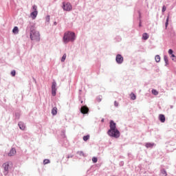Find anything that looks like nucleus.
<instances>
[{
    "instance_id": "nucleus-35",
    "label": "nucleus",
    "mask_w": 176,
    "mask_h": 176,
    "mask_svg": "<svg viewBox=\"0 0 176 176\" xmlns=\"http://www.w3.org/2000/svg\"><path fill=\"white\" fill-rule=\"evenodd\" d=\"M119 164L122 167V166H124V162L123 161H122V162H120Z\"/></svg>"
},
{
    "instance_id": "nucleus-42",
    "label": "nucleus",
    "mask_w": 176,
    "mask_h": 176,
    "mask_svg": "<svg viewBox=\"0 0 176 176\" xmlns=\"http://www.w3.org/2000/svg\"><path fill=\"white\" fill-rule=\"evenodd\" d=\"M80 102H81V104H83V100H81Z\"/></svg>"
},
{
    "instance_id": "nucleus-8",
    "label": "nucleus",
    "mask_w": 176,
    "mask_h": 176,
    "mask_svg": "<svg viewBox=\"0 0 176 176\" xmlns=\"http://www.w3.org/2000/svg\"><path fill=\"white\" fill-rule=\"evenodd\" d=\"M80 112L81 113H88L89 112V108L86 106H82L80 108Z\"/></svg>"
},
{
    "instance_id": "nucleus-14",
    "label": "nucleus",
    "mask_w": 176,
    "mask_h": 176,
    "mask_svg": "<svg viewBox=\"0 0 176 176\" xmlns=\"http://www.w3.org/2000/svg\"><path fill=\"white\" fill-rule=\"evenodd\" d=\"M30 16H32V19H36V16H38V11H33L31 12Z\"/></svg>"
},
{
    "instance_id": "nucleus-18",
    "label": "nucleus",
    "mask_w": 176,
    "mask_h": 176,
    "mask_svg": "<svg viewBox=\"0 0 176 176\" xmlns=\"http://www.w3.org/2000/svg\"><path fill=\"white\" fill-rule=\"evenodd\" d=\"M131 100H134L137 99V96L134 94V93H131L130 94Z\"/></svg>"
},
{
    "instance_id": "nucleus-24",
    "label": "nucleus",
    "mask_w": 176,
    "mask_h": 176,
    "mask_svg": "<svg viewBox=\"0 0 176 176\" xmlns=\"http://www.w3.org/2000/svg\"><path fill=\"white\" fill-rule=\"evenodd\" d=\"M90 139V135H85L84 137H83V140L84 141H87L88 140H89Z\"/></svg>"
},
{
    "instance_id": "nucleus-4",
    "label": "nucleus",
    "mask_w": 176,
    "mask_h": 176,
    "mask_svg": "<svg viewBox=\"0 0 176 176\" xmlns=\"http://www.w3.org/2000/svg\"><path fill=\"white\" fill-rule=\"evenodd\" d=\"M63 9L66 12H71V10H72V5H71L70 3L63 2Z\"/></svg>"
},
{
    "instance_id": "nucleus-37",
    "label": "nucleus",
    "mask_w": 176,
    "mask_h": 176,
    "mask_svg": "<svg viewBox=\"0 0 176 176\" xmlns=\"http://www.w3.org/2000/svg\"><path fill=\"white\" fill-rule=\"evenodd\" d=\"M97 101H98V102H101V98H97Z\"/></svg>"
},
{
    "instance_id": "nucleus-40",
    "label": "nucleus",
    "mask_w": 176,
    "mask_h": 176,
    "mask_svg": "<svg viewBox=\"0 0 176 176\" xmlns=\"http://www.w3.org/2000/svg\"><path fill=\"white\" fill-rule=\"evenodd\" d=\"M101 122H104V118H102V119L101 120Z\"/></svg>"
},
{
    "instance_id": "nucleus-17",
    "label": "nucleus",
    "mask_w": 176,
    "mask_h": 176,
    "mask_svg": "<svg viewBox=\"0 0 176 176\" xmlns=\"http://www.w3.org/2000/svg\"><path fill=\"white\" fill-rule=\"evenodd\" d=\"M12 32L15 34H19V28L17 26H15L12 30Z\"/></svg>"
},
{
    "instance_id": "nucleus-26",
    "label": "nucleus",
    "mask_w": 176,
    "mask_h": 176,
    "mask_svg": "<svg viewBox=\"0 0 176 176\" xmlns=\"http://www.w3.org/2000/svg\"><path fill=\"white\" fill-rule=\"evenodd\" d=\"M170 58H172L173 61H176V56L175 55H174V54H173L172 55H170Z\"/></svg>"
},
{
    "instance_id": "nucleus-30",
    "label": "nucleus",
    "mask_w": 176,
    "mask_h": 176,
    "mask_svg": "<svg viewBox=\"0 0 176 176\" xmlns=\"http://www.w3.org/2000/svg\"><path fill=\"white\" fill-rule=\"evenodd\" d=\"M15 118L16 119H20V113H15Z\"/></svg>"
},
{
    "instance_id": "nucleus-12",
    "label": "nucleus",
    "mask_w": 176,
    "mask_h": 176,
    "mask_svg": "<svg viewBox=\"0 0 176 176\" xmlns=\"http://www.w3.org/2000/svg\"><path fill=\"white\" fill-rule=\"evenodd\" d=\"M51 113H52V115H53V116H56V115H57V107H54L52 108Z\"/></svg>"
},
{
    "instance_id": "nucleus-1",
    "label": "nucleus",
    "mask_w": 176,
    "mask_h": 176,
    "mask_svg": "<svg viewBox=\"0 0 176 176\" xmlns=\"http://www.w3.org/2000/svg\"><path fill=\"white\" fill-rule=\"evenodd\" d=\"M26 32H30V37L31 41H36L39 42L41 41V34L39 32L36 31V28L34 23H30L26 28Z\"/></svg>"
},
{
    "instance_id": "nucleus-2",
    "label": "nucleus",
    "mask_w": 176,
    "mask_h": 176,
    "mask_svg": "<svg viewBox=\"0 0 176 176\" xmlns=\"http://www.w3.org/2000/svg\"><path fill=\"white\" fill-rule=\"evenodd\" d=\"M109 127L110 129L107 131L108 136L112 138H119L120 137V131L116 128V124L113 120L110 121Z\"/></svg>"
},
{
    "instance_id": "nucleus-29",
    "label": "nucleus",
    "mask_w": 176,
    "mask_h": 176,
    "mask_svg": "<svg viewBox=\"0 0 176 176\" xmlns=\"http://www.w3.org/2000/svg\"><path fill=\"white\" fill-rule=\"evenodd\" d=\"M78 153L80 156H83L84 157L85 156V153H83V151H78Z\"/></svg>"
},
{
    "instance_id": "nucleus-9",
    "label": "nucleus",
    "mask_w": 176,
    "mask_h": 176,
    "mask_svg": "<svg viewBox=\"0 0 176 176\" xmlns=\"http://www.w3.org/2000/svg\"><path fill=\"white\" fill-rule=\"evenodd\" d=\"M16 153V148H12L8 153V156H14Z\"/></svg>"
},
{
    "instance_id": "nucleus-5",
    "label": "nucleus",
    "mask_w": 176,
    "mask_h": 176,
    "mask_svg": "<svg viewBox=\"0 0 176 176\" xmlns=\"http://www.w3.org/2000/svg\"><path fill=\"white\" fill-rule=\"evenodd\" d=\"M56 91H57V82H56V81H53L52 84V94L53 97L56 96Z\"/></svg>"
},
{
    "instance_id": "nucleus-27",
    "label": "nucleus",
    "mask_w": 176,
    "mask_h": 176,
    "mask_svg": "<svg viewBox=\"0 0 176 176\" xmlns=\"http://www.w3.org/2000/svg\"><path fill=\"white\" fill-rule=\"evenodd\" d=\"M49 163H50V160L45 159L43 160V164H49Z\"/></svg>"
},
{
    "instance_id": "nucleus-25",
    "label": "nucleus",
    "mask_w": 176,
    "mask_h": 176,
    "mask_svg": "<svg viewBox=\"0 0 176 176\" xmlns=\"http://www.w3.org/2000/svg\"><path fill=\"white\" fill-rule=\"evenodd\" d=\"M92 162H93V163H97V162H98V158H97L96 157H93Z\"/></svg>"
},
{
    "instance_id": "nucleus-15",
    "label": "nucleus",
    "mask_w": 176,
    "mask_h": 176,
    "mask_svg": "<svg viewBox=\"0 0 176 176\" xmlns=\"http://www.w3.org/2000/svg\"><path fill=\"white\" fill-rule=\"evenodd\" d=\"M148 38H149V35L148 34V33H144L142 35V39H144V41H146Z\"/></svg>"
},
{
    "instance_id": "nucleus-33",
    "label": "nucleus",
    "mask_w": 176,
    "mask_h": 176,
    "mask_svg": "<svg viewBox=\"0 0 176 176\" xmlns=\"http://www.w3.org/2000/svg\"><path fill=\"white\" fill-rule=\"evenodd\" d=\"M12 76H16V70H12L11 72Z\"/></svg>"
},
{
    "instance_id": "nucleus-41",
    "label": "nucleus",
    "mask_w": 176,
    "mask_h": 176,
    "mask_svg": "<svg viewBox=\"0 0 176 176\" xmlns=\"http://www.w3.org/2000/svg\"><path fill=\"white\" fill-rule=\"evenodd\" d=\"M141 25H141V22H140L139 26L141 27Z\"/></svg>"
},
{
    "instance_id": "nucleus-34",
    "label": "nucleus",
    "mask_w": 176,
    "mask_h": 176,
    "mask_svg": "<svg viewBox=\"0 0 176 176\" xmlns=\"http://www.w3.org/2000/svg\"><path fill=\"white\" fill-rule=\"evenodd\" d=\"M46 21H47V22L50 21V16H49V15L47 16Z\"/></svg>"
},
{
    "instance_id": "nucleus-10",
    "label": "nucleus",
    "mask_w": 176,
    "mask_h": 176,
    "mask_svg": "<svg viewBox=\"0 0 176 176\" xmlns=\"http://www.w3.org/2000/svg\"><path fill=\"white\" fill-rule=\"evenodd\" d=\"M159 119L162 123H164L166 122V117L163 114H160L159 116Z\"/></svg>"
},
{
    "instance_id": "nucleus-6",
    "label": "nucleus",
    "mask_w": 176,
    "mask_h": 176,
    "mask_svg": "<svg viewBox=\"0 0 176 176\" xmlns=\"http://www.w3.org/2000/svg\"><path fill=\"white\" fill-rule=\"evenodd\" d=\"M123 56H122V55L120 54H117L116 57V61L117 63V64H123Z\"/></svg>"
},
{
    "instance_id": "nucleus-20",
    "label": "nucleus",
    "mask_w": 176,
    "mask_h": 176,
    "mask_svg": "<svg viewBox=\"0 0 176 176\" xmlns=\"http://www.w3.org/2000/svg\"><path fill=\"white\" fill-rule=\"evenodd\" d=\"M155 62L156 63H160V56L156 55L155 58Z\"/></svg>"
},
{
    "instance_id": "nucleus-16",
    "label": "nucleus",
    "mask_w": 176,
    "mask_h": 176,
    "mask_svg": "<svg viewBox=\"0 0 176 176\" xmlns=\"http://www.w3.org/2000/svg\"><path fill=\"white\" fill-rule=\"evenodd\" d=\"M19 129H21V130H25V125H24L23 122H19Z\"/></svg>"
},
{
    "instance_id": "nucleus-19",
    "label": "nucleus",
    "mask_w": 176,
    "mask_h": 176,
    "mask_svg": "<svg viewBox=\"0 0 176 176\" xmlns=\"http://www.w3.org/2000/svg\"><path fill=\"white\" fill-rule=\"evenodd\" d=\"M170 19V15H168L166 18V21L165 23V27H166V29H167V27H168V20Z\"/></svg>"
},
{
    "instance_id": "nucleus-38",
    "label": "nucleus",
    "mask_w": 176,
    "mask_h": 176,
    "mask_svg": "<svg viewBox=\"0 0 176 176\" xmlns=\"http://www.w3.org/2000/svg\"><path fill=\"white\" fill-rule=\"evenodd\" d=\"M67 159H70V157H74V155H67Z\"/></svg>"
},
{
    "instance_id": "nucleus-23",
    "label": "nucleus",
    "mask_w": 176,
    "mask_h": 176,
    "mask_svg": "<svg viewBox=\"0 0 176 176\" xmlns=\"http://www.w3.org/2000/svg\"><path fill=\"white\" fill-rule=\"evenodd\" d=\"M65 58H67V54H64L62 56V58H61V62L62 63H64V61H65Z\"/></svg>"
},
{
    "instance_id": "nucleus-3",
    "label": "nucleus",
    "mask_w": 176,
    "mask_h": 176,
    "mask_svg": "<svg viewBox=\"0 0 176 176\" xmlns=\"http://www.w3.org/2000/svg\"><path fill=\"white\" fill-rule=\"evenodd\" d=\"M63 43H69V42H75L76 41V35L74 32H66L64 33L63 38Z\"/></svg>"
},
{
    "instance_id": "nucleus-32",
    "label": "nucleus",
    "mask_w": 176,
    "mask_h": 176,
    "mask_svg": "<svg viewBox=\"0 0 176 176\" xmlns=\"http://www.w3.org/2000/svg\"><path fill=\"white\" fill-rule=\"evenodd\" d=\"M168 54H170V56L173 55L174 53V51H173V50L170 49L168 50Z\"/></svg>"
},
{
    "instance_id": "nucleus-11",
    "label": "nucleus",
    "mask_w": 176,
    "mask_h": 176,
    "mask_svg": "<svg viewBox=\"0 0 176 176\" xmlns=\"http://www.w3.org/2000/svg\"><path fill=\"white\" fill-rule=\"evenodd\" d=\"M155 143H150V142H147L145 144V146L146 148H153V146H155Z\"/></svg>"
},
{
    "instance_id": "nucleus-7",
    "label": "nucleus",
    "mask_w": 176,
    "mask_h": 176,
    "mask_svg": "<svg viewBox=\"0 0 176 176\" xmlns=\"http://www.w3.org/2000/svg\"><path fill=\"white\" fill-rule=\"evenodd\" d=\"M3 167L4 168V172H3L4 175H8L9 173V164L8 162L4 163L3 164Z\"/></svg>"
},
{
    "instance_id": "nucleus-31",
    "label": "nucleus",
    "mask_w": 176,
    "mask_h": 176,
    "mask_svg": "<svg viewBox=\"0 0 176 176\" xmlns=\"http://www.w3.org/2000/svg\"><path fill=\"white\" fill-rule=\"evenodd\" d=\"M166 9H167V8L166 7V6H163L162 12L163 13H164V12H166Z\"/></svg>"
},
{
    "instance_id": "nucleus-21",
    "label": "nucleus",
    "mask_w": 176,
    "mask_h": 176,
    "mask_svg": "<svg viewBox=\"0 0 176 176\" xmlns=\"http://www.w3.org/2000/svg\"><path fill=\"white\" fill-rule=\"evenodd\" d=\"M151 93L154 96H157V94H159V92L156 89H152Z\"/></svg>"
},
{
    "instance_id": "nucleus-28",
    "label": "nucleus",
    "mask_w": 176,
    "mask_h": 176,
    "mask_svg": "<svg viewBox=\"0 0 176 176\" xmlns=\"http://www.w3.org/2000/svg\"><path fill=\"white\" fill-rule=\"evenodd\" d=\"M32 9H33L34 12H38V10H37L38 7L36 5H34L32 6Z\"/></svg>"
},
{
    "instance_id": "nucleus-39",
    "label": "nucleus",
    "mask_w": 176,
    "mask_h": 176,
    "mask_svg": "<svg viewBox=\"0 0 176 176\" xmlns=\"http://www.w3.org/2000/svg\"><path fill=\"white\" fill-rule=\"evenodd\" d=\"M54 25H57V23L56 22H54Z\"/></svg>"
},
{
    "instance_id": "nucleus-36",
    "label": "nucleus",
    "mask_w": 176,
    "mask_h": 176,
    "mask_svg": "<svg viewBox=\"0 0 176 176\" xmlns=\"http://www.w3.org/2000/svg\"><path fill=\"white\" fill-rule=\"evenodd\" d=\"M114 105H115L116 107H119V103L117 102L116 101H115V102H114Z\"/></svg>"
},
{
    "instance_id": "nucleus-13",
    "label": "nucleus",
    "mask_w": 176,
    "mask_h": 176,
    "mask_svg": "<svg viewBox=\"0 0 176 176\" xmlns=\"http://www.w3.org/2000/svg\"><path fill=\"white\" fill-rule=\"evenodd\" d=\"M164 61L165 63V67H167L168 65V56L167 55L164 56Z\"/></svg>"
},
{
    "instance_id": "nucleus-22",
    "label": "nucleus",
    "mask_w": 176,
    "mask_h": 176,
    "mask_svg": "<svg viewBox=\"0 0 176 176\" xmlns=\"http://www.w3.org/2000/svg\"><path fill=\"white\" fill-rule=\"evenodd\" d=\"M161 174L163 176H167V172L164 169L161 170Z\"/></svg>"
}]
</instances>
